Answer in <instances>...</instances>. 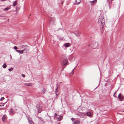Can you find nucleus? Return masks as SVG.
I'll use <instances>...</instances> for the list:
<instances>
[{"instance_id":"ddd939ff","label":"nucleus","mask_w":124,"mask_h":124,"mask_svg":"<svg viewBox=\"0 0 124 124\" xmlns=\"http://www.w3.org/2000/svg\"><path fill=\"white\" fill-rule=\"evenodd\" d=\"M80 123V121L78 120L75 121L74 122V124H79Z\"/></svg>"},{"instance_id":"9d476101","label":"nucleus","mask_w":124,"mask_h":124,"mask_svg":"<svg viewBox=\"0 0 124 124\" xmlns=\"http://www.w3.org/2000/svg\"><path fill=\"white\" fill-rule=\"evenodd\" d=\"M28 122L30 124H34L33 122L32 121L31 119L28 118Z\"/></svg>"},{"instance_id":"72a5a7b5","label":"nucleus","mask_w":124,"mask_h":124,"mask_svg":"<svg viewBox=\"0 0 124 124\" xmlns=\"http://www.w3.org/2000/svg\"><path fill=\"white\" fill-rule=\"evenodd\" d=\"M116 93L115 92L114 93V97H115V96H115V93Z\"/></svg>"},{"instance_id":"423d86ee","label":"nucleus","mask_w":124,"mask_h":124,"mask_svg":"<svg viewBox=\"0 0 124 124\" xmlns=\"http://www.w3.org/2000/svg\"><path fill=\"white\" fill-rule=\"evenodd\" d=\"M25 48L23 50H22L23 51V53H26L28 52V47L27 46H25Z\"/></svg>"},{"instance_id":"a878e982","label":"nucleus","mask_w":124,"mask_h":124,"mask_svg":"<svg viewBox=\"0 0 124 124\" xmlns=\"http://www.w3.org/2000/svg\"><path fill=\"white\" fill-rule=\"evenodd\" d=\"M65 55L64 54H63L61 56V58H65Z\"/></svg>"},{"instance_id":"e433bc0d","label":"nucleus","mask_w":124,"mask_h":124,"mask_svg":"<svg viewBox=\"0 0 124 124\" xmlns=\"http://www.w3.org/2000/svg\"><path fill=\"white\" fill-rule=\"evenodd\" d=\"M12 59V57H11H11H10Z\"/></svg>"},{"instance_id":"f8f14e48","label":"nucleus","mask_w":124,"mask_h":124,"mask_svg":"<svg viewBox=\"0 0 124 124\" xmlns=\"http://www.w3.org/2000/svg\"><path fill=\"white\" fill-rule=\"evenodd\" d=\"M97 0H94L92 1H90V2L92 3V4H91V5H93L96 3Z\"/></svg>"},{"instance_id":"39448f33","label":"nucleus","mask_w":124,"mask_h":124,"mask_svg":"<svg viewBox=\"0 0 124 124\" xmlns=\"http://www.w3.org/2000/svg\"><path fill=\"white\" fill-rule=\"evenodd\" d=\"M76 114L77 116H79L81 117L84 116L85 115V114H84L80 112L76 113Z\"/></svg>"},{"instance_id":"79ce46f5","label":"nucleus","mask_w":124,"mask_h":124,"mask_svg":"<svg viewBox=\"0 0 124 124\" xmlns=\"http://www.w3.org/2000/svg\"><path fill=\"white\" fill-rule=\"evenodd\" d=\"M30 15H29V16H30Z\"/></svg>"},{"instance_id":"4c0bfd02","label":"nucleus","mask_w":124,"mask_h":124,"mask_svg":"<svg viewBox=\"0 0 124 124\" xmlns=\"http://www.w3.org/2000/svg\"><path fill=\"white\" fill-rule=\"evenodd\" d=\"M62 81H61V83H62Z\"/></svg>"},{"instance_id":"dca6fc26","label":"nucleus","mask_w":124,"mask_h":124,"mask_svg":"<svg viewBox=\"0 0 124 124\" xmlns=\"http://www.w3.org/2000/svg\"><path fill=\"white\" fill-rule=\"evenodd\" d=\"M23 50H16V51L19 53L22 54L23 53Z\"/></svg>"},{"instance_id":"f03ea898","label":"nucleus","mask_w":124,"mask_h":124,"mask_svg":"<svg viewBox=\"0 0 124 124\" xmlns=\"http://www.w3.org/2000/svg\"><path fill=\"white\" fill-rule=\"evenodd\" d=\"M36 108L37 111V114L41 113L42 110V107L40 104H37L36 105Z\"/></svg>"},{"instance_id":"c03bdc74","label":"nucleus","mask_w":124,"mask_h":124,"mask_svg":"<svg viewBox=\"0 0 124 124\" xmlns=\"http://www.w3.org/2000/svg\"><path fill=\"white\" fill-rule=\"evenodd\" d=\"M123 112H124V111H123Z\"/></svg>"},{"instance_id":"20e7f679","label":"nucleus","mask_w":124,"mask_h":124,"mask_svg":"<svg viewBox=\"0 0 124 124\" xmlns=\"http://www.w3.org/2000/svg\"><path fill=\"white\" fill-rule=\"evenodd\" d=\"M49 20L50 23H53L55 20V19L54 18L51 17L49 18Z\"/></svg>"},{"instance_id":"a19ab883","label":"nucleus","mask_w":124,"mask_h":124,"mask_svg":"<svg viewBox=\"0 0 124 124\" xmlns=\"http://www.w3.org/2000/svg\"><path fill=\"white\" fill-rule=\"evenodd\" d=\"M63 70V69H62V70Z\"/></svg>"},{"instance_id":"ea45409f","label":"nucleus","mask_w":124,"mask_h":124,"mask_svg":"<svg viewBox=\"0 0 124 124\" xmlns=\"http://www.w3.org/2000/svg\"><path fill=\"white\" fill-rule=\"evenodd\" d=\"M111 0V1H112V0Z\"/></svg>"},{"instance_id":"412c9836","label":"nucleus","mask_w":124,"mask_h":124,"mask_svg":"<svg viewBox=\"0 0 124 124\" xmlns=\"http://www.w3.org/2000/svg\"><path fill=\"white\" fill-rule=\"evenodd\" d=\"M46 90L44 88H43L42 91L41 93L42 94H44L46 92Z\"/></svg>"},{"instance_id":"2eb2a0df","label":"nucleus","mask_w":124,"mask_h":124,"mask_svg":"<svg viewBox=\"0 0 124 124\" xmlns=\"http://www.w3.org/2000/svg\"><path fill=\"white\" fill-rule=\"evenodd\" d=\"M9 112L10 114H12L14 113L13 110L12 109H10L9 110Z\"/></svg>"},{"instance_id":"4468645a","label":"nucleus","mask_w":124,"mask_h":124,"mask_svg":"<svg viewBox=\"0 0 124 124\" xmlns=\"http://www.w3.org/2000/svg\"><path fill=\"white\" fill-rule=\"evenodd\" d=\"M118 97L119 99H123L124 98V97H123L122 96L121 94V93H120L119 94Z\"/></svg>"},{"instance_id":"2f4dec72","label":"nucleus","mask_w":124,"mask_h":124,"mask_svg":"<svg viewBox=\"0 0 124 124\" xmlns=\"http://www.w3.org/2000/svg\"><path fill=\"white\" fill-rule=\"evenodd\" d=\"M71 120L72 121H73L74 120V119L73 118H71Z\"/></svg>"},{"instance_id":"c9c22d12","label":"nucleus","mask_w":124,"mask_h":124,"mask_svg":"<svg viewBox=\"0 0 124 124\" xmlns=\"http://www.w3.org/2000/svg\"><path fill=\"white\" fill-rule=\"evenodd\" d=\"M90 46V45H88V46Z\"/></svg>"},{"instance_id":"6ab92c4d","label":"nucleus","mask_w":124,"mask_h":124,"mask_svg":"<svg viewBox=\"0 0 124 124\" xmlns=\"http://www.w3.org/2000/svg\"><path fill=\"white\" fill-rule=\"evenodd\" d=\"M25 85L27 86H31L32 84L31 83H25Z\"/></svg>"},{"instance_id":"aec40b11","label":"nucleus","mask_w":124,"mask_h":124,"mask_svg":"<svg viewBox=\"0 0 124 124\" xmlns=\"http://www.w3.org/2000/svg\"><path fill=\"white\" fill-rule=\"evenodd\" d=\"M78 0V1L77 2V0H75V4H76L78 5V4H79V3H80V0Z\"/></svg>"},{"instance_id":"6e6552de","label":"nucleus","mask_w":124,"mask_h":124,"mask_svg":"<svg viewBox=\"0 0 124 124\" xmlns=\"http://www.w3.org/2000/svg\"><path fill=\"white\" fill-rule=\"evenodd\" d=\"M74 33L78 37H79L80 36V33L78 31H76Z\"/></svg>"},{"instance_id":"9b49d317","label":"nucleus","mask_w":124,"mask_h":124,"mask_svg":"<svg viewBox=\"0 0 124 124\" xmlns=\"http://www.w3.org/2000/svg\"><path fill=\"white\" fill-rule=\"evenodd\" d=\"M68 62L67 60L66 59L64 60L63 61V64L64 65H66L67 64Z\"/></svg>"},{"instance_id":"f704fd0d","label":"nucleus","mask_w":124,"mask_h":124,"mask_svg":"<svg viewBox=\"0 0 124 124\" xmlns=\"http://www.w3.org/2000/svg\"><path fill=\"white\" fill-rule=\"evenodd\" d=\"M17 8H16V11H17Z\"/></svg>"},{"instance_id":"b1692460","label":"nucleus","mask_w":124,"mask_h":124,"mask_svg":"<svg viewBox=\"0 0 124 124\" xmlns=\"http://www.w3.org/2000/svg\"><path fill=\"white\" fill-rule=\"evenodd\" d=\"M10 9V7H8L6 8H5L3 10L4 11H5L6 10H8V9Z\"/></svg>"},{"instance_id":"1a4fd4ad","label":"nucleus","mask_w":124,"mask_h":124,"mask_svg":"<svg viewBox=\"0 0 124 124\" xmlns=\"http://www.w3.org/2000/svg\"><path fill=\"white\" fill-rule=\"evenodd\" d=\"M86 115L87 116L91 117L92 116L91 115V113L90 112H86Z\"/></svg>"},{"instance_id":"393cba45","label":"nucleus","mask_w":124,"mask_h":124,"mask_svg":"<svg viewBox=\"0 0 124 124\" xmlns=\"http://www.w3.org/2000/svg\"><path fill=\"white\" fill-rule=\"evenodd\" d=\"M58 87H57L55 89V90H56L55 94H56V95H57V92L58 91Z\"/></svg>"},{"instance_id":"c85d7f7f","label":"nucleus","mask_w":124,"mask_h":124,"mask_svg":"<svg viewBox=\"0 0 124 124\" xmlns=\"http://www.w3.org/2000/svg\"><path fill=\"white\" fill-rule=\"evenodd\" d=\"M5 99V98L4 97H3L1 98L0 100V101H2L3 100H4Z\"/></svg>"},{"instance_id":"7c9ffc66","label":"nucleus","mask_w":124,"mask_h":124,"mask_svg":"<svg viewBox=\"0 0 124 124\" xmlns=\"http://www.w3.org/2000/svg\"><path fill=\"white\" fill-rule=\"evenodd\" d=\"M22 77H23L24 78L25 77V75L24 74H22Z\"/></svg>"},{"instance_id":"473e14b6","label":"nucleus","mask_w":124,"mask_h":124,"mask_svg":"<svg viewBox=\"0 0 124 124\" xmlns=\"http://www.w3.org/2000/svg\"><path fill=\"white\" fill-rule=\"evenodd\" d=\"M0 0L1 1H6V0Z\"/></svg>"},{"instance_id":"a211bd4d","label":"nucleus","mask_w":124,"mask_h":124,"mask_svg":"<svg viewBox=\"0 0 124 124\" xmlns=\"http://www.w3.org/2000/svg\"><path fill=\"white\" fill-rule=\"evenodd\" d=\"M6 118V116L5 115H4L3 116L2 118V121H3V122H4Z\"/></svg>"},{"instance_id":"5701e85b","label":"nucleus","mask_w":124,"mask_h":124,"mask_svg":"<svg viewBox=\"0 0 124 124\" xmlns=\"http://www.w3.org/2000/svg\"><path fill=\"white\" fill-rule=\"evenodd\" d=\"M7 67V65L5 63H4V64L2 66V67L3 68H5Z\"/></svg>"},{"instance_id":"0eeeda50","label":"nucleus","mask_w":124,"mask_h":124,"mask_svg":"<svg viewBox=\"0 0 124 124\" xmlns=\"http://www.w3.org/2000/svg\"><path fill=\"white\" fill-rule=\"evenodd\" d=\"M63 45L65 47H68L70 46V43H65Z\"/></svg>"},{"instance_id":"f257e3e1","label":"nucleus","mask_w":124,"mask_h":124,"mask_svg":"<svg viewBox=\"0 0 124 124\" xmlns=\"http://www.w3.org/2000/svg\"><path fill=\"white\" fill-rule=\"evenodd\" d=\"M98 23L101 25V29L102 30L105 23V19L103 16H100L98 21Z\"/></svg>"},{"instance_id":"c756f323","label":"nucleus","mask_w":124,"mask_h":124,"mask_svg":"<svg viewBox=\"0 0 124 124\" xmlns=\"http://www.w3.org/2000/svg\"><path fill=\"white\" fill-rule=\"evenodd\" d=\"M14 48L16 50H17V47L16 46H15L14 47Z\"/></svg>"},{"instance_id":"cd10ccee","label":"nucleus","mask_w":124,"mask_h":124,"mask_svg":"<svg viewBox=\"0 0 124 124\" xmlns=\"http://www.w3.org/2000/svg\"><path fill=\"white\" fill-rule=\"evenodd\" d=\"M4 105V103H0V106H3Z\"/></svg>"},{"instance_id":"f3484780","label":"nucleus","mask_w":124,"mask_h":124,"mask_svg":"<svg viewBox=\"0 0 124 124\" xmlns=\"http://www.w3.org/2000/svg\"><path fill=\"white\" fill-rule=\"evenodd\" d=\"M17 1L16 0V1L14 2L13 4V6L15 7V6L17 5Z\"/></svg>"},{"instance_id":"37998d69","label":"nucleus","mask_w":124,"mask_h":124,"mask_svg":"<svg viewBox=\"0 0 124 124\" xmlns=\"http://www.w3.org/2000/svg\"><path fill=\"white\" fill-rule=\"evenodd\" d=\"M60 39H61L60 38Z\"/></svg>"},{"instance_id":"4be33fe9","label":"nucleus","mask_w":124,"mask_h":124,"mask_svg":"<svg viewBox=\"0 0 124 124\" xmlns=\"http://www.w3.org/2000/svg\"><path fill=\"white\" fill-rule=\"evenodd\" d=\"M75 69V68L74 69H73V70H72V72L70 73L69 75L70 76H72V75L73 74V71Z\"/></svg>"},{"instance_id":"bb28decb","label":"nucleus","mask_w":124,"mask_h":124,"mask_svg":"<svg viewBox=\"0 0 124 124\" xmlns=\"http://www.w3.org/2000/svg\"><path fill=\"white\" fill-rule=\"evenodd\" d=\"M13 69V68H11L9 69L8 70L9 71H11Z\"/></svg>"},{"instance_id":"58836bf2","label":"nucleus","mask_w":124,"mask_h":124,"mask_svg":"<svg viewBox=\"0 0 124 124\" xmlns=\"http://www.w3.org/2000/svg\"><path fill=\"white\" fill-rule=\"evenodd\" d=\"M8 20H9V19H8Z\"/></svg>"},{"instance_id":"7ed1b4c3","label":"nucleus","mask_w":124,"mask_h":124,"mask_svg":"<svg viewBox=\"0 0 124 124\" xmlns=\"http://www.w3.org/2000/svg\"><path fill=\"white\" fill-rule=\"evenodd\" d=\"M98 42L93 41L91 43V46L93 49L95 48L98 47Z\"/></svg>"}]
</instances>
